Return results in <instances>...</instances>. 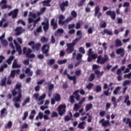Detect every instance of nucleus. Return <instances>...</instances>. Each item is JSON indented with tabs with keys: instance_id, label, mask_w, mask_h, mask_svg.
Listing matches in <instances>:
<instances>
[{
	"instance_id": "obj_1",
	"label": "nucleus",
	"mask_w": 131,
	"mask_h": 131,
	"mask_svg": "<svg viewBox=\"0 0 131 131\" xmlns=\"http://www.w3.org/2000/svg\"><path fill=\"white\" fill-rule=\"evenodd\" d=\"M21 88V85L17 84L15 89L12 91L13 96L15 97L18 94V96L13 99V101L15 103L14 106L17 108H19L20 107L19 102H21V99L22 98Z\"/></svg>"
},
{
	"instance_id": "obj_2",
	"label": "nucleus",
	"mask_w": 131,
	"mask_h": 131,
	"mask_svg": "<svg viewBox=\"0 0 131 131\" xmlns=\"http://www.w3.org/2000/svg\"><path fill=\"white\" fill-rule=\"evenodd\" d=\"M76 35L79 37L78 38H76L74 40H73L72 43H69L67 45L68 48L66 51L69 52V54L72 53L74 51V47L76 45L77 42H78L82 38L81 31H78Z\"/></svg>"
},
{
	"instance_id": "obj_3",
	"label": "nucleus",
	"mask_w": 131,
	"mask_h": 131,
	"mask_svg": "<svg viewBox=\"0 0 131 131\" xmlns=\"http://www.w3.org/2000/svg\"><path fill=\"white\" fill-rule=\"evenodd\" d=\"M32 52V50L29 48L27 49L26 47L23 48V54H26V56L29 58H35V56L34 54H30Z\"/></svg>"
},
{
	"instance_id": "obj_4",
	"label": "nucleus",
	"mask_w": 131,
	"mask_h": 131,
	"mask_svg": "<svg viewBox=\"0 0 131 131\" xmlns=\"http://www.w3.org/2000/svg\"><path fill=\"white\" fill-rule=\"evenodd\" d=\"M110 59L108 56L107 55H105L104 58H102L101 56H98L97 62L98 63L103 64H104L106 62L108 61Z\"/></svg>"
},
{
	"instance_id": "obj_5",
	"label": "nucleus",
	"mask_w": 131,
	"mask_h": 131,
	"mask_svg": "<svg viewBox=\"0 0 131 131\" xmlns=\"http://www.w3.org/2000/svg\"><path fill=\"white\" fill-rule=\"evenodd\" d=\"M33 97L35 98L36 100H38V101H40L39 104L40 105H42L44 103V101H42L44 99H45L46 97V94H43L42 96H41L39 98V94L36 93L34 94L33 95Z\"/></svg>"
},
{
	"instance_id": "obj_6",
	"label": "nucleus",
	"mask_w": 131,
	"mask_h": 131,
	"mask_svg": "<svg viewBox=\"0 0 131 131\" xmlns=\"http://www.w3.org/2000/svg\"><path fill=\"white\" fill-rule=\"evenodd\" d=\"M66 105L65 104L60 105L58 107V113L60 116L66 113Z\"/></svg>"
},
{
	"instance_id": "obj_7",
	"label": "nucleus",
	"mask_w": 131,
	"mask_h": 131,
	"mask_svg": "<svg viewBox=\"0 0 131 131\" xmlns=\"http://www.w3.org/2000/svg\"><path fill=\"white\" fill-rule=\"evenodd\" d=\"M7 0H2L1 2H0V5H2L1 9L3 10L6 9L7 8H9V9H12V6L11 5H7Z\"/></svg>"
},
{
	"instance_id": "obj_8",
	"label": "nucleus",
	"mask_w": 131,
	"mask_h": 131,
	"mask_svg": "<svg viewBox=\"0 0 131 131\" xmlns=\"http://www.w3.org/2000/svg\"><path fill=\"white\" fill-rule=\"evenodd\" d=\"M49 49L50 45L49 44L43 45L42 48V52L43 54H46V57L49 56L48 53L49 51Z\"/></svg>"
},
{
	"instance_id": "obj_9",
	"label": "nucleus",
	"mask_w": 131,
	"mask_h": 131,
	"mask_svg": "<svg viewBox=\"0 0 131 131\" xmlns=\"http://www.w3.org/2000/svg\"><path fill=\"white\" fill-rule=\"evenodd\" d=\"M69 6V1L67 0L66 1H63L62 3H61L59 5L60 8L62 12H64L66 8V7H68Z\"/></svg>"
},
{
	"instance_id": "obj_10",
	"label": "nucleus",
	"mask_w": 131,
	"mask_h": 131,
	"mask_svg": "<svg viewBox=\"0 0 131 131\" xmlns=\"http://www.w3.org/2000/svg\"><path fill=\"white\" fill-rule=\"evenodd\" d=\"M18 13V9H14L12 11H10L8 13V15L9 16H12V18H15L17 17Z\"/></svg>"
},
{
	"instance_id": "obj_11",
	"label": "nucleus",
	"mask_w": 131,
	"mask_h": 131,
	"mask_svg": "<svg viewBox=\"0 0 131 131\" xmlns=\"http://www.w3.org/2000/svg\"><path fill=\"white\" fill-rule=\"evenodd\" d=\"M106 14L107 15L110 16L111 18L113 20H115L116 18V14L115 11H112V10H108V11H106Z\"/></svg>"
},
{
	"instance_id": "obj_12",
	"label": "nucleus",
	"mask_w": 131,
	"mask_h": 131,
	"mask_svg": "<svg viewBox=\"0 0 131 131\" xmlns=\"http://www.w3.org/2000/svg\"><path fill=\"white\" fill-rule=\"evenodd\" d=\"M99 123H101V125L103 127H106L108 126L111 125V123L108 120H104V119L103 118L99 121Z\"/></svg>"
},
{
	"instance_id": "obj_13",
	"label": "nucleus",
	"mask_w": 131,
	"mask_h": 131,
	"mask_svg": "<svg viewBox=\"0 0 131 131\" xmlns=\"http://www.w3.org/2000/svg\"><path fill=\"white\" fill-rule=\"evenodd\" d=\"M41 25L43 26V30L45 32H47L49 29V21L47 20L46 23L42 21Z\"/></svg>"
},
{
	"instance_id": "obj_14",
	"label": "nucleus",
	"mask_w": 131,
	"mask_h": 131,
	"mask_svg": "<svg viewBox=\"0 0 131 131\" xmlns=\"http://www.w3.org/2000/svg\"><path fill=\"white\" fill-rule=\"evenodd\" d=\"M125 51L123 48L118 49L116 50V53L118 55H120L121 57H123L125 55Z\"/></svg>"
},
{
	"instance_id": "obj_15",
	"label": "nucleus",
	"mask_w": 131,
	"mask_h": 131,
	"mask_svg": "<svg viewBox=\"0 0 131 131\" xmlns=\"http://www.w3.org/2000/svg\"><path fill=\"white\" fill-rule=\"evenodd\" d=\"M15 32H16V34L15 35L16 36H19L23 31H24L25 30L23 29V28L21 27H18L16 28L15 29Z\"/></svg>"
},
{
	"instance_id": "obj_16",
	"label": "nucleus",
	"mask_w": 131,
	"mask_h": 131,
	"mask_svg": "<svg viewBox=\"0 0 131 131\" xmlns=\"http://www.w3.org/2000/svg\"><path fill=\"white\" fill-rule=\"evenodd\" d=\"M51 26L53 27V29L55 30L58 28V25L55 21V18H52L51 20Z\"/></svg>"
},
{
	"instance_id": "obj_17",
	"label": "nucleus",
	"mask_w": 131,
	"mask_h": 131,
	"mask_svg": "<svg viewBox=\"0 0 131 131\" xmlns=\"http://www.w3.org/2000/svg\"><path fill=\"white\" fill-rule=\"evenodd\" d=\"M123 122L126 124H128L129 127L131 128V120L129 118H124L123 119Z\"/></svg>"
},
{
	"instance_id": "obj_18",
	"label": "nucleus",
	"mask_w": 131,
	"mask_h": 131,
	"mask_svg": "<svg viewBox=\"0 0 131 131\" xmlns=\"http://www.w3.org/2000/svg\"><path fill=\"white\" fill-rule=\"evenodd\" d=\"M69 115H67L64 117V121H70V120H73V114L72 113L70 112L69 113Z\"/></svg>"
},
{
	"instance_id": "obj_19",
	"label": "nucleus",
	"mask_w": 131,
	"mask_h": 131,
	"mask_svg": "<svg viewBox=\"0 0 131 131\" xmlns=\"http://www.w3.org/2000/svg\"><path fill=\"white\" fill-rule=\"evenodd\" d=\"M129 97L128 95L125 96V100H124V103H126L127 106H129L131 105V101L129 100Z\"/></svg>"
},
{
	"instance_id": "obj_20",
	"label": "nucleus",
	"mask_w": 131,
	"mask_h": 131,
	"mask_svg": "<svg viewBox=\"0 0 131 131\" xmlns=\"http://www.w3.org/2000/svg\"><path fill=\"white\" fill-rule=\"evenodd\" d=\"M89 56H92V58L94 60H95L97 58V55L94 54H93L92 53V49H90L89 50V54H88Z\"/></svg>"
},
{
	"instance_id": "obj_21",
	"label": "nucleus",
	"mask_w": 131,
	"mask_h": 131,
	"mask_svg": "<svg viewBox=\"0 0 131 131\" xmlns=\"http://www.w3.org/2000/svg\"><path fill=\"white\" fill-rule=\"evenodd\" d=\"M102 35H104L105 34H107L110 36H112L113 33L112 31H109L108 29H105L103 32H101Z\"/></svg>"
},
{
	"instance_id": "obj_22",
	"label": "nucleus",
	"mask_w": 131,
	"mask_h": 131,
	"mask_svg": "<svg viewBox=\"0 0 131 131\" xmlns=\"http://www.w3.org/2000/svg\"><path fill=\"white\" fill-rule=\"evenodd\" d=\"M20 73V70H12L11 71V74H10V77L12 78L15 77V74H18Z\"/></svg>"
},
{
	"instance_id": "obj_23",
	"label": "nucleus",
	"mask_w": 131,
	"mask_h": 131,
	"mask_svg": "<svg viewBox=\"0 0 131 131\" xmlns=\"http://www.w3.org/2000/svg\"><path fill=\"white\" fill-rule=\"evenodd\" d=\"M52 2V0H45L42 1V3L43 6L51 7L50 3Z\"/></svg>"
},
{
	"instance_id": "obj_24",
	"label": "nucleus",
	"mask_w": 131,
	"mask_h": 131,
	"mask_svg": "<svg viewBox=\"0 0 131 131\" xmlns=\"http://www.w3.org/2000/svg\"><path fill=\"white\" fill-rule=\"evenodd\" d=\"M45 85H49V91H51L52 90H53L54 89V84H51V81H49V82H46L45 83Z\"/></svg>"
},
{
	"instance_id": "obj_25",
	"label": "nucleus",
	"mask_w": 131,
	"mask_h": 131,
	"mask_svg": "<svg viewBox=\"0 0 131 131\" xmlns=\"http://www.w3.org/2000/svg\"><path fill=\"white\" fill-rule=\"evenodd\" d=\"M95 74L97 75V78H100L104 74V72H100V71L97 70L95 71Z\"/></svg>"
},
{
	"instance_id": "obj_26",
	"label": "nucleus",
	"mask_w": 131,
	"mask_h": 131,
	"mask_svg": "<svg viewBox=\"0 0 131 131\" xmlns=\"http://www.w3.org/2000/svg\"><path fill=\"white\" fill-rule=\"evenodd\" d=\"M79 93V90H76L73 93V95H75V98L77 101L80 100V95L78 94Z\"/></svg>"
},
{
	"instance_id": "obj_27",
	"label": "nucleus",
	"mask_w": 131,
	"mask_h": 131,
	"mask_svg": "<svg viewBox=\"0 0 131 131\" xmlns=\"http://www.w3.org/2000/svg\"><path fill=\"white\" fill-rule=\"evenodd\" d=\"M40 46V43H37L35 45L32 46V49L33 50H36V51H38L39 50Z\"/></svg>"
},
{
	"instance_id": "obj_28",
	"label": "nucleus",
	"mask_w": 131,
	"mask_h": 131,
	"mask_svg": "<svg viewBox=\"0 0 131 131\" xmlns=\"http://www.w3.org/2000/svg\"><path fill=\"white\" fill-rule=\"evenodd\" d=\"M125 69V67L122 66V67H121V69H118V70H117V73H116L117 75H121L122 71H123Z\"/></svg>"
},
{
	"instance_id": "obj_29",
	"label": "nucleus",
	"mask_w": 131,
	"mask_h": 131,
	"mask_svg": "<svg viewBox=\"0 0 131 131\" xmlns=\"http://www.w3.org/2000/svg\"><path fill=\"white\" fill-rule=\"evenodd\" d=\"M21 66L20 64H17V60H15L13 62L12 68H21Z\"/></svg>"
},
{
	"instance_id": "obj_30",
	"label": "nucleus",
	"mask_w": 131,
	"mask_h": 131,
	"mask_svg": "<svg viewBox=\"0 0 131 131\" xmlns=\"http://www.w3.org/2000/svg\"><path fill=\"white\" fill-rule=\"evenodd\" d=\"M64 16L61 14L60 16H59V21L58 23L59 25L62 24V25H64V21L63 20L64 19Z\"/></svg>"
},
{
	"instance_id": "obj_31",
	"label": "nucleus",
	"mask_w": 131,
	"mask_h": 131,
	"mask_svg": "<svg viewBox=\"0 0 131 131\" xmlns=\"http://www.w3.org/2000/svg\"><path fill=\"white\" fill-rule=\"evenodd\" d=\"M122 46V43L119 39H117L115 42V47H120Z\"/></svg>"
},
{
	"instance_id": "obj_32",
	"label": "nucleus",
	"mask_w": 131,
	"mask_h": 131,
	"mask_svg": "<svg viewBox=\"0 0 131 131\" xmlns=\"http://www.w3.org/2000/svg\"><path fill=\"white\" fill-rule=\"evenodd\" d=\"M93 107V104L91 103L87 104L85 106V111L89 112Z\"/></svg>"
},
{
	"instance_id": "obj_33",
	"label": "nucleus",
	"mask_w": 131,
	"mask_h": 131,
	"mask_svg": "<svg viewBox=\"0 0 131 131\" xmlns=\"http://www.w3.org/2000/svg\"><path fill=\"white\" fill-rule=\"evenodd\" d=\"M112 101L113 102L114 108H116L117 106V101H116V99L115 97L112 98Z\"/></svg>"
},
{
	"instance_id": "obj_34",
	"label": "nucleus",
	"mask_w": 131,
	"mask_h": 131,
	"mask_svg": "<svg viewBox=\"0 0 131 131\" xmlns=\"http://www.w3.org/2000/svg\"><path fill=\"white\" fill-rule=\"evenodd\" d=\"M25 73L27 74H29L28 76H32L33 75V71H31V70L29 68H27L26 70Z\"/></svg>"
},
{
	"instance_id": "obj_35",
	"label": "nucleus",
	"mask_w": 131,
	"mask_h": 131,
	"mask_svg": "<svg viewBox=\"0 0 131 131\" xmlns=\"http://www.w3.org/2000/svg\"><path fill=\"white\" fill-rule=\"evenodd\" d=\"M54 98L56 101L59 102L61 100V96L59 94L57 93L56 94L55 96L54 97Z\"/></svg>"
},
{
	"instance_id": "obj_36",
	"label": "nucleus",
	"mask_w": 131,
	"mask_h": 131,
	"mask_svg": "<svg viewBox=\"0 0 131 131\" xmlns=\"http://www.w3.org/2000/svg\"><path fill=\"white\" fill-rule=\"evenodd\" d=\"M30 102V98L29 97H27V98L25 100L24 102H23L22 105L24 106L26 105L28 103Z\"/></svg>"
},
{
	"instance_id": "obj_37",
	"label": "nucleus",
	"mask_w": 131,
	"mask_h": 131,
	"mask_svg": "<svg viewBox=\"0 0 131 131\" xmlns=\"http://www.w3.org/2000/svg\"><path fill=\"white\" fill-rule=\"evenodd\" d=\"M47 64L49 66H52L53 64H54L55 62V61L54 59H51L50 60H47Z\"/></svg>"
},
{
	"instance_id": "obj_38",
	"label": "nucleus",
	"mask_w": 131,
	"mask_h": 131,
	"mask_svg": "<svg viewBox=\"0 0 131 131\" xmlns=\"http://www.w3.org/2000/svg\"><path fill=\"white\" fill-rule=\"evenodd\" d=\"M100 10V8L99 5H97V6H96L95 16H97L98 15V14L99 13Z\"/></svg>"
},
{
	"instance_id": "obj_39",
	"label": "nucleus",
	"mask_w": 131,
	"mask_h": 131,
	"mask_svg": "<svg viewBox=\"0 0 131 131\" xmlns=\"http://www.w3.org/2000/svg\"><path fill=\"white\" fill-rule=\"evenodd\" d=\"M95 78V75L94 74H92L89 77V81L92 82Z\"/></svg>"
},
{
	"instance_id": "obj_40",
	"label": "nucleus",
	"mask_w": 131,
	"mask_h": 131,
	"mask_svg": "<svg viewBox=\"0 0 131 131\" xmlns=\"http://www.w3.org/2000/svg\"><path fill=\"white\" fill-rule=\"evenodd\" d=\"M80 105H79L77 103H76L75 105H74V108H73V110L74 111H78L79 110V109L80 108Z\"/></svg>"
},
{
	"instance_id": "obj_41",
	"label": "nucleus",
	"mask_w": 131,
	"mask_h": 131,
	"mask_svg": "<svg viewBox=\"0 0 131 131\" xmlns=\"http://www.w3.org/2000/svg\"><path fill=\"white\" fill-rule=\"evenodd\" d=\"M43 117V115L42 113H41V112H39L38 113V115L36 117L35 119L36 120H38L39 119H42Z\"/></svg>"
},
{
	"instance_id": "obj_42",
	"label": "nucleus",
	"mask_w": 131,
	"mask_h": 131,
	"mask_svg": "<svg viewBox=\"0 0 131 131\" xmlns=\"http://www.w3.org/2000/svg\"><path fill=\"white\" fill-rule=\"evenodd\" d=\"M39 21H40V17H38V18H37V19H36L35 20H34V21H33L34 28L36 27V24H37Z\"/></svg>"
},
{
	"instance_id": "obj_43",
	"label": "nucleus",
	"mask_w": 131,
	"mask_h": 131,
	"mask_svg": "<svg viewBox=\"0 0 131 131\" xmlns=\"http://www.w3.org/2000/svg\"><path fill=\"white\" fill-rule=\"evenodd\" d=\"M42 31V28L41 26H39L38 28L37 29L36 31H34V33L35 35H37V33H40Z\"/></svg>"
},
{
	"instance_id": "obj_44",
	"label": "nucleus",
	"mask_w": 131,
	"mask_h": 131,
	"mask_svg": "<svg viewBox=\"0 0 131 131\" xmlns=\"http://www.w3.org/2000/svg\"><path fill=\"white\" fill-rule=\"evenodd\" d=\"M14 59V57L13 56H12L10 57V58L7 60V62L10 64L12 62V61Z\"/></svg>"
},
{
	"instance_id": "obj_45",
	"label": "nucleus",
	"mask_w": 131,
	"mask_h": 131,
	"mask_svg": "<svg viewBox=\"0 0 131 131\" xmlns=\"http://www.w3.org/2000/svg\"><path fill=\"white\" fill-rule=\"evenodd\" d=\"M130 81L127 80H125V81H124V83H123V86L125 87L126 85L130 84Z\"/></svg>"
},
{
	"instance_id": "obj_46",
	"label": "nucleus",
	"mask_w": 131,
	"mask_h": 131,
	"mask_svg": "<svg viewBox=\"0 0 131 131\" xmlns=\"http://www.w3.org/2000/svg\"><path fill=\"white\" fill-rule=\"evenodd\" d=\"M85 123V122H81L78 125V127L80 129H84V124Z\"/></svg>"
},
{
	"instance_id": "obj_47",
	"label": "nucleus",
	"mask_w": 131,
	"mask_h": 131,
	"mask_svg": "<svg viewBox=\"0 0 131 131\" xmlns=\"http://www.w3.org/2000/svg\"><path fill=\"white\" fill-rule=\"evenodd\" d=\"M71 15L73 17V18H76L77 16V13L75 10H72L71 12Z\"/></svg>"
},
{
	"instance_id": "obj_48",
	"label": "nucleus",
	"mask_w": 131,
	"mask_h": 131,
	"mask_svg": "<svg viewBox=\"0 0 131 131\" xmlns=\"http://www.w3.org/2000/svg\"><path fill=\"white\" fill-rule=\"evenodd\" d=\"M85 1H86V0H81V1L79 2V3H78V7H82V6H83V5H84V3L85 2Z\"/></svg>"
},
{
	"instance_id": "obj_49",
	"label": "nucleus",
	"mask_w": 131,
	"mask_h": 131,
	"mask_svg": "<svg viewBox=\"0 0 131 131\" xmlns=\"http://www.w3.org/2000/svg\"><path fill=\"white\" fill-rule=\"evenodd\" d=\"M21 24L22 25L24 26L26 25L25 21H24L23 19H18L17 21V24Z\"/></svg>"
},
{
	"instance_id": "obj_50",
	"label": "nucleus",
	"mask_w": 131,
	"mask_h": 131,
	"mask_svg": "<svg viewBox=\"0 0 131 131\" xmlns=\"http://www.w3.org/2000/svg\"><path fill=\"white\" fill-rule=\"evenodd\" d=\"M12 126V122L10 121H9V122L8 123V124L5 126L6 128H10Z\"/></svg>"
},
{
	"instance_id": "obj_51",
	"label": "nucleus",
	"mask_w": 131,
	"mask_h": 131,
	"mask_svg": "<svg viewBox=\"0 0 131 131\" xmlns=\"http://www.w3.org/2000/svg\"><path fill=\"white\" fill-rule=\"evenodd\" d=\"M40 41L42 43H45L48 41V39L46 37L43 36L41 38Z\"/></svg>"
},
{
	"instance_id": "obj_52",
	"label": "nucleus",
	"mask_w": 131,
	"mask_h": 131,
	"mask_svg": "<svg viewBox=\"0 0 131 131\" xmlns=\"http://www.w3.org/2000/svg\"><path fill=\"white\" fill-rule=\"evenodd\" d=\"M17 51L18 52V55H21L22 54V50L21 49V47H17L16 48Z\"/></svg>"
},
{
	"instance_id": "obj_53",
	"label": "nucleus",
	"mask_w": 131,
	"mask_h": 131,
	"mask_svg": "<svg viewBox=\"0 0 131 131\" xmlns=\"http://www.w3.org/2000/svg\"><path fill=\"white\" fill-rule=\"evenodd\" d=\"M2 43L4 47H7L8 45V42L6 40H3L2 41Z\"/></svg>"
},
{
	"instance_id": "obj_54",
	"label": "nucleus",
	"mask_w": 131,
	"mask_h": 131,
	"mask_svg": "<svg viewBox=\"0 0 131 131\" xmlns=\"http://www.w3.org/2000/svg\"><path fill=\"white\" fill-rule=\"evenodd\" d=\"M67 77L70 80H74L76 78V76H71L69 74H67Z\"/></svg>"
},
{
	"instance_id": "obj_55",
	"label": "nucleus",
	"mask_w": 131,
	"mask_h": 131,
	"mask_svg": "<svg viewBox=\"0 0 131 131\" xmlns=\"http://www.w3.org/2000/svg\"><path fill=\"white\" fill-rule=\"evenodd\" d=\"M6 80H7V78H5L2 80V82L1 83V86H3L6 85Z\"/></svg>"
},
{
	"instance_id": "obj_56",
	"label": "nucleus",
	"mask_w": 131,
	"mask_h": 131,
	"mask_svg": "<svg viewBox=\"0 0 131 131\" xmlns=\"http://www.w3.org/2000/svg\"><path fill=\"white\" fill-rule=\"evenodd\" d=\"M28 116V112H25L24 113V117L23 118V120H26L27 117Z\"/></svg>"
},
{
	"instance_id": "obj_57",
	"label": "nucleus",
	"mask_w": 131,
	"mask_h": 131,
	"mask_svg": "<svg viewBox=\"0 0 131 131\" xmlns=\"http://www.w3.org/2000/svg\"><path fill=\"white\" fill-rule=\"evenodd\" d=\"M67 62V59H64L62 60H60L58 62L59 64H64L66 63Z\"/></svg>"
},
{
	"instance_id": "obj_58",
	"label": "nucleus",
	"mask_w": 131,
	"mask_h": 131,
	"mask_svg": "<svg viewBox=\"0 0 131 131\" xmlns=\"http://www.w3.org/2000/svg\"><path fill=\"white\" fill-rule=\"evenodd\" d=\"M8 67L7 64H4L3 66H2L0 68V72H3L5 68H7Z\"/></svg>"
},
{
	"instance_id": "obj_59",
	"label": "nucleus",
	"mask_w": 131,
	"mask_h": 131,
	"mask_svg": "<svg viewBox=\"0 0 131 131\" xmlns=\"http://www.w3.org/2000/svg\"><path fill=\"white\" fill-rule=\"evenodd\" d=\"M79 51L80 53H82V54H84L85 53V51L82 47H80L79 48Z\"/></svg>"
},
{
	"instance_id": "obj_60",
	"label": "nucleus",
	"mask_w": 131,
	"mask_h": 131,
	"mask_svg": "<svg viewBox=\"0 0 131 131\" xmlns=\"http://www.w3.org/2000/svg\"><path fill=\"white\" fill-rule=\"evenodd\" d=\"M102 91V88L100 85H97L96 86V92L99 93Z\"/></svg>"
},
{
	"instance_id": "obj_61",
	"label": "nucleus",
	"mask_w": 131,
	"mask_h": 131,
	"mask_svg": "<svg viewBox=\"0 0 131 131\" xmlns=\"http://www.w3.org/2000/svg\"><path fill=\"white\" fill-rule=\"evenodd\" d=\"M82 57L83 56L81 54H78L76 57L77 60H79L80 59H82Z\"/></svg>"
},
{
	"instance_id": "obj_62",
	"label": "nucleus",
	"mask_w": 131,
	"mask_h": 131,
	"mask_svg": "<svg viewBox=\"0 0 131 131\" xmlns=\"http://www.w3.org/2000/svg\"><path fill=\"white\" fill-rule=\"evenodd\" d=\"M94 84L93 83H90L86 86V88L89 90H91Z\"/></svg>"
},
{
	"instance_id": "obj_63",
	"label": "nucleus",
	"mask_w": 131,
	"mask_h": 131,
	"mask_svg": "<svg viewBox=\"0 0 131 131\" xmlns=\"http://www.w3.org/2000/svg\"><path fill=\"white\" fill-rule=\"evenodd\" d=\"M110 89L108 88L107 91H105L103 92V94L106 96H109V91Z\"/></svg>"
},
{
	"instance_id": "obj_64",
	"label": "nucleus",
	"mask_w": 131,
	"mask_h": 131,
	"mask_svg": "<svg viewBox=\"0 0 131 131\" xmlns=\"http://www.w3.org/2000/svg\"><path fill=\"white\" fill-rule=\"evenodd\" d=\"M41 73V70L40 69H38L37 70V71H36V76H39L40 75Z\"/></svg>"
}]
</instances>
